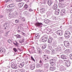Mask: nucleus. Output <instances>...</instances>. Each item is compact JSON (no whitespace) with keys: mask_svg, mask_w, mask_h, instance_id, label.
Instances as JSON below:
<instances>
[{"mask_svg":"<svg viewBox=\"0 0 72 72\" xmlns=\"http://www.w3.org/2000/svg\"><path fill=\"white\" fill-rule=\"evenodd\" d=\"M63 60H59V61H58V62H57V64H60H60L62 63H63Z\"/></svg>","mask_w":72,"mask_h":72,"instance_id":"f704fd0d","label":"nucleus"},{"mask_svg":"<svg viewBox=\"0 0 72 72\" xmlns=\"http://www.w3.org/2000/svg\"><path fill=\"white\" fill-rule=\"evenodd\" d=\"M63 12H61L60 13V15H61V16H63Z\"/></svg>","mask_w":72,"mask_h":72,"instance_id":"bf43d9fd","label":"nucleus"},{"mask_svg":"<svg viewBox=\"0 0 72 72\" xmlns=\"http://www.w3.org/2000/svg\"><path fill=\"white\" fill-rule=\"evenodd\" d=\"M21 71H22V72H25V70H24V69H22V70H21Z\"/></svg>","mask_w":72,"mask_h":72,"instance_id":"e2e57ef3","label":"nucleus"},{"mask_svg":"<svg viewBox=\"0 0 72 72\" xmlns=\"http://www.w3.org/2000/svg\"><path fill=\"white\" fill-rule=\"evenodd\" d=\"M14 6V4H10L7 6L8 8H13Z\"/></svg>","mask_w":72,"mask_h":72,"instance_id":"5701e85b","label":"nucleus"},{"mask_svg":"<svg viewBox=\"0 0 72 72\" xmlns=\"http://www.w3.org/2000/svg\"><path fill=\"white\" fill-rule=\"evenodd\" d=\"M29 12H32V10L31 8H30L29 9Z\"/></svg>","mask_w":72,"mask_h":72,"instance_id":"680f3d73","label":"nucleus"},{"mask_svg":"<svg viewBox=\"0 0 72 72\" xmlns=\"http://www.w3.org/2000/svg\"><path fill=\"white\" fill-rule=\"evenodd\" d=\"M53 37L54 38H57V35H53Z\"/></svg>","mask_w":72,"mask_h":72,"instance_id":"6e6d98bb","label":"nucleus"},{"mask_svg":"<svg viewBox=\"0 0 72 72\" xmlns=\"http://www.w3.org/2000/svg\"><path fill=\"white\" fill-rule=\"evenodd\" d=\"M5 51V50L4 49V48H1L0 49V52H3L4 53Z\"/></svg>","mask_w":72,"mask_h":72,"instance_id":"c756f323","label":"nucleus"},{"mask_svg":"<svg viewBox=\"0 0 72 72\" xmlns=\"http://www.w3.org/2000/svg\"><path fill=\"white\" fill-rule=\"evenodd\" d=\"M39 64H36V66L37 67L39 68L42 65V62L41 60H40L39 62Z\"/></svg>","mask_w":72,"mask_h":72,"instance_id":"0eeeda50","label":"nucleus"},{"mask_svg":"<svg viewBox=\"0 0 72 72\" xmlns=\"http://www.w3.org/2000/svg\"><path fill=\"white\" fill-rule=\"evenodd\" d=\"M43 25V24H42V23H41L37 22L35 24V26L39 28H41L42 27Z\"/></svg>","mask_w":72,"mask_h":72,"instance_id":"39448f33","label":"nucleus"},{"mask_svg":"<svg viewBox=\"0 0 72 72\" xmlns=\"http://www.w3.org/2000/svg\"><path fill=\"white\" fill-rule=\"evenodd\" d=\"M10 0H5V1L6 3H7V2H8V1H9Z\"/></svg>","mask_w":72,"mask_h":72,"instance_id":"0e129e2a","label":"nucleus"},{"mask_svg":"<svg viewBox=\"0 0 72 72\" xmlns=\"http://www.w3.org/2000/svg\"><path fill=\"white\" fill-rule=\"evenodd\" d=\"M15 42H16V43H14L15 45V46H17V47H19V44H18L17 42V41H16Z\"/></svg>","mask_w":72,"mask_h":72,"instance_id":"4c0bfd02","label":"nucleus"},{"mask_svg":"<svg viewBox=\"0 0 72 72\" xmlns=\"http://www.w3.org/2000/svg\"><path fill=\"white\" fill-rule=\"evenodd\" d=\"M22 1V0H16L17 2H21Z\"/></svg>","mask_w":72,"mask_h":72,"instance_id":"4d7b16f0","label":"nucleus"},{"mask_svg":"<svg viewBox=\"0 0 72 72\" xmlns=\"http://www.w3.org/2000/svg\"><path fill=\"white\" fill-rule=\"evenodd\" d=\"M47 15H50L51 14V13L50 12H48L47 13Z\"/></svg>","mask_w":72,"mask_h":72,"instance_id":"c03bdc74","label":"nucleus"},{"mask_svg":"<svg viewBox=\"0 0 72 72\" xmlns=\"http://www.w3.org/2000/svg\"><path fill=\"white\" fill-rule=\"evenodd\" d=\"M24 4V3L23 2L19 3L18 4V6H19V8H22Z\"/></svg>","mask_w":72,"mask_h":72,"instance_id":"6ab92c4d","label":"nucleus"},{"mask_svg":"<svg viewBox=\"0 0 72 72\" xmlns=\"http://www.w3.org/2000/svg\"><path fill=\"white\" fill-rule=\"evenodd\" d=\"M50 62V64L51 65V66H55V65H56V64H55V62Z\"/></svg>","mask_w":72,"mask_h":72,"instance_id":"393cba45","label":"nucleus"},{"mask_svg":"<svg viewBox=\"0 0 72 72\" xmlns=\"http://www.w3.org/2000/svg\"><path fill=\"white\" fill-rule=\"evenodd\" d=\"M48 35H46L43 36L41 38L42 41L44 42H46L48 40Z\"/></svg>","mask_w":72,"mask_h":72,"instance_id":"f03ea898","label":"nucleus"},{"mask_svg":"<svg viewBox=\"0 0 72 72\" xmlns=\"http://www.w3.org/2000/svg\"><path fill=\"white\" fill-rule=\"evenodd\" d=\"M13 49L15 52H16L17 51V50L16 48H14Z\"/></svg>","mask_w":72,"mask_h":72,"instance_id":"3c124183","label":"nucleus"},{"mask_svg":"<svg viewBox=\"0 0 72 72\" xmlns=\"http://www.w3.org/2000/svg\"><path fill=\"white\" fill-rule=\"evenodd\" d=\"M39 38H40V35L39 34H37L35 36V40L37 41L38 40H39Z\"/></svg>","mask_w":72,"mask_h":72,"instance_id":"1a4fd4ad","label":"nucleus"},{"mask_svg":"<svg viewBox=\"0 0 72 72\" xmlns=\"http://www.w3.org/2000/svg\"><path fill=\"white\" fill-rule=\"evenodd\" d=\"M35 66L34 64L31 65H30V68L32 70H33V69H35Z\"/></svg>","mask_w":72,"mask_h":72,"instance_id":"412c9836","label":"nucleus"},{"mask_svg":"<svg viewBox=\"0 0 72 72\" xmlns=\"http://www.w3.org/2000/svg\"><path fill=\"white\" fill-rule=\"evenodd\" d=\"M59 1L60 3H61V2H63L64 1V0H59Z\"/></svg>","mask_w":72,"mask_h":72,"instance_id":"052dcab7","label":"nucleus"},{"mask_svg":"<svg viewBox=\"0 0 72 72\" xmlns=\"http://www.w3.org/2000/svg\"><path fill=\"white\" fill-rule=\"evenodd\" d=\"M65 64L68 67L70 66V65L71 64V62H70V61L69 60H67Z\"/></svg>","mask_w":72,"mask_h":72,"instance_id":"ddd939ff","label":"nucleus"},{"mask_svg":"<svg viewBox=\"0 0 72 72\" xmlns=\"http://www.w3.org/2000/svg\"><path fill=\"white\" fill-rule=\"evenodd\" d=\"M48 47L49 49H50V50H51V49H53V47H52V46H51V45L50 44H48Z\"/></svg>","mask_w":72,"mask_h":72,"instance_id":"72a5a7b5","label":"nucleus"},{"mask_svg":"<svg viewBox=\"0 0 72 72\" xmlns=\"http://www.w3.org/2000/svg\"><path fill=\"white\" fill-rule=\"evenodd\" d=\"M24 41V39L22 38L21 41H19V42L20 43H21V44H22V43Z\"/></svg>","mask_w":72,"mask_h":72,"instance_id":"e433bc0d","label":"nucleus"},{"mask_svg":"<svg viewBox=\"0 0 72 72\" xmlns=\"http://www.w3.org/2000/svg\"><path fill=\"white\" fill-rule=\"evenodd\" d=\"M57 68H60L59 69L60 71H64L66 70V68L63 66H61L60 64H57Z\"/></svg>","mask_w":72,"mask_h":72,"instance_id":"f257e3e1","label":"nucleus"},{"mask_svg":"<svg viewBox=\"0 0 72 72\" xmlns=\"http://www.w3.org/2000/svg\"><path fill=\"white\" fill-rule=\"evenodd\" d=\"M62 48H64V46L63 44H61L60 45L58 46L57 48L56 49L57 50V51H62Z\"/></svg>","mask_w":72,"mask_h":72,"instance_id":"20e7f679","label":"nucleus"},{"mask_svg":"<svg viewBox=\"0 0 72 72\" xmlns=\"http://www.w3.org/2000/svg\"><path fill=\"white\" fill-rule=\"evenodd\" d=\"M57 33L58 36H62L63 35V31L61 30H59L57 31Z\"/></svg>","mask_w":72,"mask_h":72,"instance_id":"423d86ee","label":"nucleus"},{"mask_svg":"<svg viewBox=\"0 0 72 72\" xmlns=\"http://www.w3.org/2000/svg\"><path fill=\"white\" fill-rule=\"evenodd\" d=\"M59 7L61 9H62L64 8V4L62 3H61L59 4Z\"/></svg>","mask_w":72,"mask_h":72,"instance_id":"aec40b11","label":"nucleus"},{"mask_svg":"<svg viewBox=\"0 0 72 72\" xmlns=\"http://www.w3.org/2000/svg\"><path fill=\"white\" fill-rule=\"evenodd\" d=\"M18 15V13L17 12H16L15 14V17H17Z\"/></svg>","mask_w":72,"mask_h":72,"instance_id":"09e8293b","label":"nucleus"},{"mask_svg":"<svg viewBox=\"0 0 72 72\" xmlns=\"http://www.w3.org/2000/svg\"><path fill=\"white\" fill-rule=\"evenodd\" d=\"M49 66L48 64H46L44 65V67L46 68H49Z\"/></svg>","mask_w":72,"mask_h":72,"instance_id":"7c9ffc66","label":"nucleus"},{"mask_svg":"<svg viewBox=\"0 0 72 72\" xmlns=\"http://www.w3.org/2000/svg\"><path fill=\"white\" fill-rule=\"evenodd\" d=\"M51 19H52L53 20H54V21H56V20H57V18H56V17L54 16H52Z\"/></svg>","mask_w":72,"mask_h":72,"instance_id":"58836bf2","label":"nucleus"},{"mask_svg":"<svg viewBox=\"0 0 72 72\" xmlns=\"http://www.w3.org/2000/svg\"><path fill=\"white\" fill-rule=\"evenodd\" d=\"M70 56L71 59H72V54L70 55Z\"/></svg>","mask_w":72,"mask_h":72,"instance_id":"13d9d810","label":"nucleus"},{"mask_svg":"<svg viewBox=\"0 0 72 72\" xmlns=\"http://www.w3.org/2000/svg\"><path fill=\"white\" fill-rule=\"evenodd\" d=\"M52 41H53V38L51 36L49 37V38L48 40V42L49 44H51L52 43Z\"/></svg>","mask_w":72,"mask_h":72,"instance_id":"f8f14e48","label":"nucleus"},{"mask_svg":"<svg viewBox=\"0 0 72 72\" xmlns=\"http://www.w3.org/2000/svg\"><path fill=\"white\" fill-rule=\"evenodd\" d=\"M58 7V6L57 5H54L53 6V9L54 10H55L57 9V8Z\"/></svg>","mask_w":72,"mask_h":72,"instance_id":"c85d7f7f","label":"nucleus"},{"mask_svg":"<svg viewBox=\"0 0 72 72\" xmlns=\"http://www.w3.org/2000/svg\"><path fill=\"white\" fill-rule=\"evenodd\" d=\"M43 58H44V60L45 61V62H46L48 61V59H49V58L48 57H47L46 55H44L42 56Z\"/></svg>","mask_w":72,"mask_h":72,"instance_id":"6e6552de","label":"nucleus"},{"mask_svg":"<svg viewBox=\"0 0 72 72\" xmlns=\"http://www.w3.org/2000/svg\"><path fill=\"white\" fill-rule=\"evenodd\" d=\"M61 58L62 59H67V57L65 55H61Z\"/></svg>","mask_w":72,"mask_h":72,"instance_id":"4be33fe9","label":"nucleus"},{"mask_svg":"<svg viewBox=\"0 0 72 72\" xmlns=\"http://www.w3.org/2000/svg\"><path fill=\"white\" fill-rule=\"evenodd\" d=\"M52 1L50 0H48V4L49 5H51L52 4Z\"/></svg>","mask_w":72,"mask_h":72,"instance_id":"a878e982","label":"nucleus"},{"mask_svg":"<svg viewBox=\"0 0 72 72\" xmlns=\"http://www.w3.org/2000/svg\"><path fill=\"white\" fill-rule=\"evenodd\" d=\"M64 45L66 47H68L69 45V43L68 41H66L64 42Z\"/></svg>","mask_w":72,"mask_h":72,"instance_id":"2eb2a0df","label":"nucleus"},{"mask_svg":"<svg viewBox=\"0 0 72 72\" xmlns=\"http://www.w3.org/2000/svg\"><path fill=\"white\" fill-rule=\"evenodd\" d=\"M9 26V23L7 22L5 23L4 26H3V27L5 28L4 29H5L8 28Z\"/></svg>","mask_w":72,"mask_h":72,"instance_id":"9b49d317","label":"nucleus"},{"mask_svg":"<svg viewBox=\"0 0 72 72\" xmlns=\"http://www.w3.org/2000/svg\"><path fill=\"white\" fill-rule=\"evenodd\" d=\"M46 45L44 44L43 46H42V49H44L45 48H46Z\"/></svg>","mask_w":72,"mask_h":72,"instance_id":"79ce46f5","label":"nucleus"},{"mask_svg":"<svg viewBox=\"0 0 72 72\" xmlns=\"http://www.w3.org/2000/svg\"><path fill=\"white\" fill-rule=\"evenodd\" d=\"M70 35H71V33H70L67 30L65 31V37L69 38L70 37Z\"/></svg>","mask_w":72,"mask_h":72,"instance_id":"7ed1b4c3","label":"nucleus"},{"mask_svg":"<svg viewBox=\"0 0 72 72\" xmlns=\"http://www.w3.org/2000/svg\"><path fill=\"white\" fill-rule=\"evenodd\" d=\"M7 35H8V33H6L5 35L7 36Z\"/></svg>","mask_w":72,"mask_h":72,"instance_id":"338daca9","label":"nucleus"},{"mask_svg":"<svg viewBox=\"0 0 72 72\" xmlns=\"http://www.w3.org/2000/svg\"><path fill=\"white\" fill-rule=\"evenodd\" d=\"M16 37L18 39H20V38L22 37V36H21V35H16Z\"/></svg>","mask_w":72,"mask_h":72,"instance_id":"a19ab883","label":"nucleus"},{"mask_svg":"<svg viewBox=\"0 0 72 72\" xmlns=\"http://www.w3.org/2000/svg\"><path fill=\"white\" fill-rule=\"evenodd\" d=\"M19 22V20H15V22L16 23H18V22Z\"/></svg>","mask_w":72,"mask_h":72,"instance_id":"864d4df0","label":"nucleus"},{"mask_svg":"<svg viewBox=\"0 0 72 72\" xmlns=\"http://www.w3.org/2000/svg\"><path fill=\"white\" fill-rule=\"evenodd\" d=\"M11 67L13 69H17V68H18L17 64H12Z\"/></svg>","mask_w":72,"mask_h":72,"instance_id":"9d476101","label":"nucleus"},{"mask_svg":"<svg viewBox=\"0 0 72 72\" xmlns=\"http://www.w3.org/2000/svg\"><path fill=\"white\" fill-rule=\"evenodd\" d=\"M31 59L32 60H33L34 62H35V59L33 58L32 56L31 57Z\"/></svg>","mask_w":72,"mask_h":72,"instance_id":"8fccbe9b","label":"nucleus"},{"mask_svg":"<svg viewBox=\"0 0 72 72\" xmlns=\"http://www.w3.org/2000/svg\"><path fill=\"white\" fill-rule=\"evenodd\" d=\"M45 51L46 53H48V54H50V51L46 50H45Z\"/></svg>","mask_w":72,"mask_h":72,"instance_id":"ea45409f","label":"nucleus"},{"mask_svg":"<svg viewBox=\"0 0 72 72\" xmlns=\"http://www.w3.org/2000/svg\"><path fill=\"white\" fill-rule=\"evenodd\" d=\"M36 49L37 50V52L39 54H41L42 53L41 52V49H40V48L39 47H36Z\"/></svg>","mask_w":72,"mask_h":72,"instance_id":"4468645a","label":"nucleus"},{"mask_svg":"<svg viewBox=\"0 0 72 72\" xmlns=\"http://www.w3.org/2000/svg\"><path fill=\"white\" fill-rule=\"evenodd\" d=\"M40 12L41 13H43L45 12L44 8H42L40 10Z\"/></svg>","mask_w":72,"mask_h":72,"instance_id":"473e14b6","label":"nucleus"},{"mask_svg":"<svg viewBox=\"0 0 72 72\" xmlns=\"http://www.w3.org/2000/svg\"><path fill=\"white\" fill-rule=\"evenodd\" d=\"M44 22L45 23L47 24L49 23V20H46Z\"/></svg>","mask_w":72,"mask_h":72,"instance_id":"de8ad7c7","label":"nucleus"},{"mask_svg":"<svg viewBox=\"0 0 72 72\" xmlns=\"http://www.w3.org/2000/svg\"><path fill=\"white\" fill-rule=\"evenodd\" d=\"M24 65V62H22V63H21L19 65V67L20 68H22Z\"/></svg>","mask_w":72,"mask_h":72,"instance_id":"b1692460","label":"nucleus"},{"mask_svg":"<svg viewBox=\"0 0 72 72\" xmlns=\"http://www.w3.org/2000/svg\"><path fill=\"white\" fill-rule=\"evenodd\" d=\"M59 12H60V11L59 9H57L55 12V15H58Z\"/></svg>","mask_w":72,"mask_h":72,"instance_id":"a211bd4d","label":"nucleus"},{"mask_svg":"<svg viewBox=\"0 0 72 72\" xmlns=\"http://www.w3.org/2000/svg\"><path fill=\"white\" fill-rule=\"evenodd\" d=\"M22 35H24V34H25V33L23 32H22Z\"/></svg>","mask_w":72,"mask_h":72,"instance_id":"69168bd1","label":"nucleus"},{"mask_svg":"<svg viewBox=\"0 0 72 72\" xmlns=\"http://www.w3.org/2000/svg\"><path fill=\"white\" fill-rule=\"evenodd\" d=\"M50 62H53L54 63H55L56 62V60L55 59H51L50 61Z\"/></svg>","mask_w":72,"mask_h":72,"instance_id":"c9c22d12","label":"nucleus"},{"mask_svg":"<svg viewBox=\"0 0 72 72\" xmlns=\"http://www.w3.org/2000/svg\"><path fill=\"white\" fill-rule=\"evenodd\" d=\"M12 17H14V15L13 14H12L11 13L9 14L8 16V18H12Z\"/></svg>","mask_w":72,"mask_h":72,"instance_id":"bb28decb","label":"nucleus"},{"mask_svg":"<svg viewBox=\"0 0 72 72\" xmlns=\"http://www.w3.org/2000/svg\"><path fill=\"white\" fill-rule=\"evenodd\" d=\"M52 51V54H56L57 53V50L56 48L54 50H51Z\"/></svg>","mask_w":72,"mask_h":72,"instance_id":"f3484780","label":"nucleus"},{"mask_svg":"<svg viewBox=\"0 0 72 72\" xmlns=\"http://www.w3.org/2000/svg\"><path fill=\"white\" fill-rule=\"evenodd\" d=\"M52 43L53 45H55L57 44V42L55 40H53Z\"/></svg>","mask_w":72,"mask_h":72,"instance_id":"2f4dec72","label":"nucleus"},{"mask_svg":"<svg viewBox=\"0 0 72 72\" xmlns=\"http://www.w3.org/2000/svg\"><path fill=\"white\" fill-rule=\"evenodd\" d=\"M56 69L55 67V66H50V69L51 71H54Z\"/></svg>","mask_w":72,"mask_h":72,"instance_id":"dca6fc26","label":"nucleus"},{"mask_svg":"<svg viewBox=\"0 0 72 72\" xmlns=\"http://www.w3.org/2000/svg\"><path fill=\"white\" fill-rule=\"evenodd\" d=\"M61 12L63 13H66V10L64 9H62Z\"/></svg>","mask_w":72,"mask_h":72,"instance_id":"a18cd8bd","label":"nucleus"},{"mask_svg":"<svg viewBox=\"0 0 72 72\" xmlns=\"http://www.w3.org/2000/svg\"><path fill=\"white\" fill-rule=\"evenodd\" d=\"M57 4H58V1H56L54 5H57Z\"/></svg>","mask_w":72,"mask_h":72,"instance_id":"5fc2aeb1","label":"nucleus"},{"mask_svg":"<svg viewBox=\"0 0 72 72\" xmlns=\"http://www.w3.org/2000/svg\"><path fill=\"white\" fill-rule=\"evenodd\" d=\"M24 9H27L28 8V5L26 4H25L24 6Z\"/></svg>","mask_w":72,"mask_h":72,"instance_id":"37998d69","label":"nucleus"},{"mask_svg":"<svg viewBox=\"0 0 72 72\" xmlns=\"http://www.w3.org/2000/svg\"><path fill=\"white\" fill-rule=\"evenodd\" d=\"M8 42L9 43H10L12 42V41L10 39H9L8 40Z\"/></svg>","mask_w":72,"mask_h":72,"instance_id":"603ef678","label":"nucleus"},{"mask_svg":"<svg viewBox=\"0 0 72 72\" xmlns=\"http://www.w3.org/2000/svg\"><path fill=\"white\" fill-rule=\"evenodd\" d=\"M3 15H1L0 16V18H2V17H3Z\"/></svg>","mask_w":72,"mask_h":72,"instance_id":"774afa93","label":"nucleus"},{"mask_svg":"<svg viewBox=\"0 0 72 72\" xmlns=\"http://www.w3.org/2000/svg\"><path fill=\"white\" fill-rule=\"evenodd\" d=\"M63 37H59L58 38V40L59 41H62V40H63Z\"/></svg>","mask_w":72,"mask_h":72,"instance_id":"49530a36","label":"nucleus"},{"mask_svg":"<svg viewBox=\"0 0 72 72\" xmlns=\"http://www.w3.org/2000/svg\"><path fill=\"white\" fill-rule=\"evenodd\" d=\"M70 53V51L68 49H66L64 51V53L65 54H68V53Z\"/></svg>","mask_w":72,"mask_h":72,"instance_id":"cd10ccee","label":"nucleus"}]
</instances>
